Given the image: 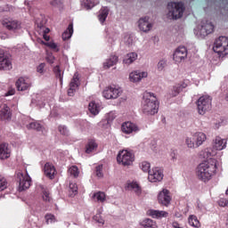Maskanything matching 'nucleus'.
Instances as JSON below:
<instances>
[{"mask_svg":"<svg viewBox=\"0 0 228 228\" xmlns=\"http://www.w3.org/2000/svg\"><path fill=\"white\" fill-rule=\"evenodd\" d=\"M53 59H48L49 63H53Z\"/></svg>","mask_w":228,"mask_h":228,"instance_id":"338daca9","label":"nucleus"},{"mask_svg":"<svg viewBox=\"0 0 228 228\" xmlns=\"http://www.w3.org/2000/svg\"><path fill=\"white\" fill-rule=\"evenodd\" d=\"M85 4L87 10H91V8H94V6H95V0H86Z\"/></svg>","mask_w":228,"mask_h":228,"instance_id":"09e8293b","label":"nucleus"},{"mask_svg":"<svg viewBox=\"0 0 228 228\" xmlns=\"http://www.w3.org/2000/svg\"><path fill=\"white\" fill-rule=\"evenodd\" d=\"M141 168L142 172H148V173L151 172V163L147 161L142 162Z\"/></svg>","mask_w":228,"mask_h":228,"instance_id":"c03bdc74","label":"nucleus"},{"mask_svg":"<svg viewBox=\"0 0 228 228\" xmlns=\"http://www.w3.org/2000/svg\"><path fill=\"white\" fill-rule=\"evenodd\" d=\"M16 88L19 92H26L31 88V80L29 78L20 77L16 81Z\"/></svg>","mask_w":228,"mask_h":228,"instance_id":"ddd939ff","label":"nucleus"},{"mask_svg":"<svg viewBox=\"0 0 228 228\" xmlns=\"http://www.w3.org/2000/svg\"><path fill=\"white\" fill-rule=\"evenodd\" d=\"M12 61L8 58H0V70H12Z\"/></svg>","mask_w":228,"mask_h":228,"instance_id":"c85d7f7f","label":"nucleus"},{"mask_svg":"<svg viewBox=\"0 0 228 228\" xmlns=\"http://www.w3.org/2000/svg\"><path fill=\"white\" fill-rule=\"evenodd\" d=\"M127 58H138V53H127Z\"/></svg>","mask_w":228,"mask_h":228,"instance_id":"bf43d9fd","label":"nucleus"},{"mask_svg":"<svg viewBox=\"0 0 228 228\" xmlns=\"http://www.w3.org/2000/svg\"><path fill=\"white\" fill-rule=\"evenodd\" d=\"M45 175L49 179H54V175H56V168L53 167V164L47 162L45 165Z\"/></svg>","mask_w":228,"mask_h":228,"instance_id":"4be33fe9","label":"nucleus"},{"mask_svg":"<svg viewBox=\"0 0 228 228\" xmlns=\"http://www.w3.org/2000/svg\"><path fill=\"white\" fill-rule=\"evenodd\" d=\"M134 62V59L132 58H125L123 59V64L125 65V67H129V65H131V63Z\"/></svg>","mask_w":228,"mask_h":228,"instance_id":"8fccbe9b","label":"nucleus"},{"mask_svg":"<svg viewBox=\"0 0 228 228\" xmlns=\"http://www.w3.org/2000/svg\"><path fill=\"white\" fill-rule=\"evenodd\" d=\"M187 56L188 49L184 45L178 46L173 53V58H186Z\"/></svg>","mask_w":228,"mask_h":228,"instance_id":"5701e85b","label":"nucleus"},{"mask_svg":"<svg viewBox=\"0 0 228 228\" xmlns=\"http://www.w3.org/2000/svg\"><path fill=\"white\" fill-rule=\"evenodd\" d=\"M187 86H188V84H186L185 82H182L181 84H176L172 87L171 91L169 92V95L171 97H177V94H181V92H183V90H184V88H186Z\"/></svg>","mask_w":228,"mask_h":228,"instance_id":"a211bd4d","label":"nucleus"},{"mask_svg":"<svg viewBox=\"0 0 228 228\" xmlns=\"http://www.w3.org/2000/svg\"><path fill=\"white\" fill-rule=\"evenodd\" d=\"M114 118H115V117L109 118V120H113Z\"/></svg>","mask_w":228,"mask_h":228,"instance_id":"774afa93","label":"nucleus"},{"mask_svg":"<svg viewBox=\"0 0 228 228\" xmlns=\"http://www.w3.org/2000/svg\"><path fill=\"white\" fill-rule=\"evenodd\" d=\"M105 99H118L122 95V88L117 86H110L105 88L102 92Z\"/></svg>","mask_w":228,"mask_h":228,"instance_id":"0eeeda50","label":"nucleus"},{"mask_svg":"<svg viewBox=\"0 0 228 228\" xmlns=\"http://www.w3.org/2000/svg\"><path fill=\"white\" fill-rule=\"evenodd\" d=\"M53 72L55 74V77H57V79H60L61 85V83H63V71H61V68H60V65H57L53 68Z\"/></svg>","mask_w":228,"mask_h":228,"instance_id":"f704fd0d","label":"nucleus"},{"mask_svg":"<svg viewBox=\"0 0 228 228\" xmlns=\"http://www.w3.org/2000/svg\"><path fill=\"white\" fill-rule=\"evenodd\" d=\"M8 95H15V89H10L6 94L5 96L8 97Z\"/></svg>","mask_w":228,"mask_h":228,"instance_id":"13d9d810","label":"nucleus"},{"mask_svg":"<svg viewBox=\"0 0 228 228\" xmlns=\"http://www.w3.org/2000/svg\"><path fill=\"white\" fill-rule=\"evenodd\" d=\"M213 99L209 95H203L196 102L199 115H206L208 111H211Z\"/></svg>","mask_w":228,"mask_h":228,"instance_id":"20e7f679","label":"nucleus"},{"mask_svg":"<svg viewBox=\"0 0 228 228\" xmlns=\"http://www.w3.org/2000/svg\"><path fill=\"white\" fill-rule=\"evenodd\" d=\"M215 31V26L211 24V22H208L205 25H201L200 33L204 37H208V35H211Z\"/></svg>","mask_w":228,"mask_h":228,"instance_id":"a878e982","label":"nucleus"},{"mask_svg":"<svg viewBox=\"0 0 228 228\" xmlns=\"http://www.w3.org/2000/svg\"><path fill=\"white\" fill-rule=\"evenodd\" d=\"M185 145L188 149H198L195 136L193 134L185 138Z\"/></svg>","mask_w":228,"mask_h":228,"instance_id":"473e14b6","label":"nucleus"},{"mask_svg":"<svg viewBox=\"0 0 228 228\" xmlns=\"http://www.w3.org/2000/svg\"><path fill=\"white\" fill-rule=\"evenodd\" d=\"M224 101H226L228 102V92L225 93V94H224Z\"/></svg>","mask_w":228,"mask_h":228,"instance_id":"69168bd1","label":"nucleus"},{"mask_svg":"<svg viewBox=\"0 0 228 228\" xmlns=\"http://www.w3.org/2000/svg\"><path fill=\"white\" fill-rule=\"evenodd\" d=\"M68 173L69 174V175H73V177H78L79 168H77V166H72L69 168Z\"/></svg>","mask_w":228,"mask_h":228,"instance_id":"ea45409f","label":"nucleus"},{"mask_svg":"<svg viewBox=\"0 0 228 228\" xmlns=\"http://www.w3.org/2000/svg\"><path fill=\"white\" fill-rule=\"evenodd\" d=\"M218 205H219L221 208H228V200H227V199H224V198H221V199L218 200Z\"/></svg>","mask_w":228,"mask_h":228,"instance_id":"de8ad7c7","label":"nucleus"},{"mask_svg":"<svg viewBox=\"0 0 228 228\" xmlns=\"http://www.w3.org/2000/svg\"><path fill=\"white\" fill-rule=\"evenodd\" d=\"M215 172H216V160L205 161L200 164L196 169L198 179L203 183L210 181L211 177L215 175Z\"/></svg>","mask_w":228,"mask_h":228,"instance_id":"f257e3e1","label":"nucleus"},{"mask_svg":"<svg viewBox=\"0 0 228 228\" xmlns=\"http://www.w3.org/2000/svg\"><path fill=\"white\" fill-rule=\"evenodd\" d=\"M93 198L96 199L97 202H104L106 200V194L102 191H98L93 195Z\"/></svg>","mask_w":228,"mask_h":228,"instance_id":"e433bc0d","label":"nucleus"},{"mask_svg":"<svg viewBox=\"0 0 228 228\" xmlns=\"http://www.w3.org/2000/svg\"><path fill=\"white\" fill-rule=\"evenodd\" d=\"M74 35V24L69 23L67 29L62 33V40H69Z\"/></svg>","mask_w":228,"mask_h":228,"instance_id":"7c9ffc66","label":"nucleus"},{"mask_svg":"<svg viewBox=\"0 0 228 228\" xmlns=\"http://www.w3.org/2000/svg\"><path fill=\"white\" fill-rule=\"evenodd\" d=\"M69 193L71 197H75V195H77V184L74 183H69Z\"/></svg>","mask_w":228,"mask_h":228,"instance_id":"a19ab883","label":"nucleus"},{"mask_svg":"<svg viewBox=\"0 0 228 228\" xmlns=\"http://www.w3.org/2000/svg\"><path fill=\"white\" fill-rule=\"evenodd\" d=\"M117 161L123 167H129L133 165V161H134V155L127 150H123L118 152Z\"/></svg>","mask_w":228,"mask_h":228,"instance_id":"423d86ee","label":"nucleus"},{"mask_svg":"<svg viewBox=\"0 0 228 228\" xmlns=\"http://www.w3.org/2000/svg\"><path fill=\"white\" fill-rule=\"evenodd\" d=\"M0 58H10V55L4 50L0 49Z\"/></svg>","mask_w":228,"mask_h":228,"instance_id":"4d7b16f0","label":"nucleus"},{"mask_svg":"<svg viewBox=\"0 0 228 228\" xmlns=\"http://www.w3.org/2000/svg\"><path fill=\"white\" fill-rule=\"evenodd\" d=\"M58 131L59 133H61V134H62L63 136H69V129L67 128V126L61 125L58 127Z\"/></svg>","mask_w":228,"mask_h":228,"instance_id":"37998d69","label":"nucleus"},{"mask_svg":"<svg viewBox=\"0 0 228 228\" xmlns=\"http://www.w3.org/2000/svg\"><path fill=\"white\" fill-rule=\"evenodd\" d=\"M189 224L191 225V227H200V222H199V219L195 216L189 217Z\"/></svg>","mask_w":228,"mask_h":228,"instance_id":"4c0bfd02","label":"nucleus"},{"mask_svg":"<svg viewBox=\"0 0 228 228\" xmlns=\"http://www.w3.org/2000/svg\"><path fill=\"white\" fill-rule=\"evenodd\" d=\"M37 71L39 74H44V72H45V63L39 64L37 68Z\"/></svg>","mask_w":228,"mask_h":228,"instance_id":"603ef678","label":"nucleus"},{"mask_svg":"<svg viewBox=\"0 0 228 228\" xmlns=\"http://www.w3.org/2000/svg\"><path fill=\"white\" fill-rule=\"evenodd\" d=\"M45 45H47L50 49H53V51H58V45L54 42L45 43Z\"/></svg>","mask_w":228,"mask_h":228,"instance_id":"3c124183","label":"nucleus"},{"mask_svg":"<svg viewBox=\"0 0 228 228\" xmlns=\"http://www.w3.org/2000/svg\"><path fill=\"white\" fill-rule=\"evenodd\" d=\"M45 220L46 224H54V222H56V217H54V215L47 214L45 215Z\"/></svg>","mask_w":228,"mask_h":228,"instance_id":"a18cd8bd","label":"nucleus"},{"mask_svg":"<svg viewBox=\"0 0 228 228\" xmlns=\"http://www.w3.org/2000/svg\"><path fill=\"white\" fill-rule=\"evenodd\" d=\"M2 26L8 31H15L20 28V21L13 20V18H4L2 20Z\"/></svg>","mask_w":228,"mask_h":228,"instance_id":"1a4fd4ad","label":"nucleus"},{"mask_svg":"<svg viewBox=\"0 0 228 228\" xmlns=\"http://www.w3.org/2000/svg\"><path fill=\"white\" fill-rule=\"evenodd\" d=\"M0 118L1 120H10L12 118V111L6 104L0 106Z\"/></svg>","mask_w":228,"mask_h":228,"instance_id":"aec40b11","label":"nucleus"},{"mask_svg":"<svg viewBox=\"0 0 228 228\" xmlns=\"http://www.w3.org/2000/svg\"><path fill=\"white\" fill-rule=\"evenodd\" d=\"M194 135V140L196 141V147H200V145H202V143H204V142H206L207 140V136L206 134L202 133V132H197L195 134H193Z\"/></svg>","mask_w":228,"mask_h":228,"instance_id":"cd10ccee","label":"nucleus"},{"mask_svg":"<svg viewBox=\"0 0 228 228\" xmlns=\"http://www.w3.org/2000/svg\"><path fill=\"white\" fill-rule=\"evenodd\" d=\"M6 188H8V182L6 181V178L0 176V191H4Z\"/></svg>","mask_w":228,"mask_h":228,"instance_id":"79ce46f5","label":"nucleus"},{"mask_svg":"<svg viewBox=\"0 0 228 228\" xmlns=\"http://www.w3.org/2000/svg\"><path fill=\"white\" fill-rule=\"evenodd\" d=\"M148 179L151 183H159L163 181V171L158 167L153 168L149 171Z\"/></svg>","mask_w":228,"mask_h":228,"instance_id":"9b49d317","label":"nucleus"},{"mask_svg":"<svg viewBox=\"0 0 228 228\" xmlns=\"http://www.w3.org/2000/svg\"><path fill=\"white\" fill-rule=\"evenodd\" d=\"M159 104L158 103V98L154 96L152 93H144L142 102V111L144 115H156Z\"/></svg>","mask_w":228,"mask_h":228,"instance_id":"f03ea898","label":"nucleus"},{"mask_svg":"<svg viewBox=\"0 0 228 228\" xmlns=\"http://www.w3.org/2000/svg\"><path fill=\"white\" fill-rule=\"evenodd\" d=\"M139 228H158V223L151 218H145L139 224Z\"/></svg>","mask_w":228,"mask_h":228,"instance_id":"393cba45","label":"nucleus"},{"mask_svg":"<svg viewBox=\"0 0 228 228\" xmlns=\"http://www.w3.org/2000/svg\"><path fill=\"white\" fill-rule=\"evenodd\" d=\"M108 15H110V9L108 7H102L98 15V19L102 24H104L106 19H108Z\"/></svg>","mask_w":228,"mask_h":228,"instance_id":"c756f323","label":"nucleus"},{"mask_svg":"<svg viewBox=\"0 0 228 228\" xmlns=\"http://www.w3.org/2000/svg\"><path fill=\"white\" fill-rule=\"evenodd\" d=\"M152 28V24L149 23V17L141 18L139 20V29L147 33V31H151Z\"/></svg>","mask_w":228,"mask_h":228,"instance_id":"6ab92c4d","label":"nucleus"},{"mask_svg":"<svg viewBox=\"0 0 228 228\" xmlns=\"http://www.w3.org/2000/svg\"><path fill=\"white\" fill-rule=\"evenodd\" d=\"M173 228H183V227H181V224H179V223L174 222L173 223Z\"/></svg>","mask_w":228,"mask_h":228,"instance_id":"052dcab7","label":"nucleus"},{"mask_svg":"<svg viewBox=\"0 0 228 228\" xmlns=\"http://www.w3.org/2000/svg\"><path fill=\"white\" fill-rule=\"evenodd\" d=\"M121 130L125 134H132V133H138V131H140V127H138V125L131 121H127L122 124Z\"/></svg>","mask_w":228,"mask_h":228,"instance_id":"f8f14e48","label":"nucleus"},{"mask_svg":"<svg viewBox=\"0 0 228 228\" xmlns=\"http://www.w3.org/2000/svg\"><path fill=\"white\" fill-rule=\"evenodd\" d=\"M17 179L19 181V190L20 191H24V190H28L29 186H31V177L28 173L25 175L22 173L17 174Z\"/></svg>","mask_w":228,"mask_h":228,"instance_id":"6e6552de","label":"nucleus"},{"mask_svg":"<svg viewBox=\"0 0 228 228\" xmlns=\"http://www.w3.org/2000/svg\"><path fill=\"white\" fill-rule=\"evenodd\" d=\"M88 110L92 115H99L100 107L95 102H89Z\"/></svg>","mask_w":228,"mask_h":228,"instance_id":"72a5a7b5","label":"nucleus"},{"mask_svg":"<svg viewBox=\"0 0 228 228\" xmlns=\"http://www.w3.org/2000/svg\"><path fill=\"white\" fill-rule=\"evenodd\" d=\"M167 9L169 11L168 16L175 19V20H176V19H181L185 10L184 4H183V2H170L167 4Z\"/></svg>","mask_w":228,"mask_h":228,"instance_id":"39448f33","label":"nucleus"},{"mask_svg":"<svg viewBox=\"0 0 228 228\" xmlns=\"http://www.w3.org/2000/svg\"><path fill=\"white\" fill-rule=\"evenodd\" d=\"M146 214L151 218H167L168 216V212L163 210L149 209Z\"/></svg>","mask_w":228,"mask_h":228,"instance_id":"412c9836","label":"nucleus"},{"mask_svg":"<svg viewBox=\"0 0 228 228\" xmlns=\"http://www.w3.org/2000/svg\"><path fill=\"white\" fill-rule=\"evenodd\" d=\"M167 67V61L165 60H161L159 63H158V69L159 70H163V69Z\"/></svg>","mask_w":228,"mask_h":228,"instance_id":"6e6d98bb","label":"nucleus"},{"mask_svg":"<svg viewBox=\"0 0 228 228\" xmlns=\"http://www.w3.org/2000/svg\"><path fill=\"white\" fill-rule=\"evenodd\" d=\"M77 86H79V77L77 76V73H75L69 83V88L68 89V95L69 97H74Z\"/></svg>","mask_w":228,"mask_h":228,"instance_id":"4468645a","label":"nucleus"},{"mask_svg":"<svg viewBox=\"0 0 228 228\" xmlns=\"http://www.w3.org/2000/svg\"><path fill=\"white\" fill-rule=\"evenodd\" d=\"M227 147V141L222 139L220 136H216L213 140V150L214 151H224Z\"/></svg>","mask_w":228,"mask_h":228,"instance_id":"dca6fc26","label":"nucleus"},{"mask_svg":"<svg viewBox=\"0 0 228 228\" xmlns=\"http://www.w3.org/2000/svg\"><path fill=\"white\" fill-rule=\"evenodd\" d=\"M158 201L159 204H161V206H166V208H168V206H170V202H172L170 191L163 189L158 195Z\"/></svg>","mask_w":228,"mask_h":228,"instance_id":"9d476101","label":"nucleus"},{"mask_svg":"<svg viewBox=\"0 0 228 228\" xmlns=\"http://www.w3.org/2000/svg\"><path fill=\"white\" fill-rule=\"evenodd\" d=\"M201 156H203L204 159H208L207 161H208L209 163H213L211 161H216L215 159H212L213 156H216V151L213 150L211 148H207L205 149L203 151H201Z\"/></svg>","mask_w":228,"mask_h":228,"instance_id":"b1692460","label":"nucleus"},{"mask_svg":"<svg viewBox=\"0 0 228 228\" xmlns=\"http://www.w3.org/2000/svg\"><path fill=\"white\" fill-rule=\"evenodd\" d=\"M117 61V58L107 59L106 61L103 63V68L110 69V67H113V65H116Z\"/></svg>","mask_w":228,"mask_h":228,"instance_id":"58836bf2","label":"nucleus"},{"mask_svg":"<svg viewBox=\"0 0 228 228\" xmlns=\"http://www.w3.org/2000/svg\"><path fill=\"white\" fill-rule=\"evenodd\" d=\"M94 222H97V224L104 225V219H102V216H101V214H96L94 216Z\"/></svg>","mask_w":228,"mask_h":228,"instance_id":"49530a36","label":"nucleus"},{"mask_svg":"<svg viewBox=\"0 0 228 228\" xmlns=\"http://www.w3.org/2000/svg\"><path fill=\"white\" fill-rule=\"evenodd\" d=\"M12 155V150L8 146V143L4 142L0 144V159H8Z\"/></svg>","mask_w":228,"mask_h":228,"instance_id":"f3484780","label":"nucleus"},{"mask_svg":"<svg viewBox=\"0 0 228 228\" xmlns=\"http://www.w3.org/2000/svg\"><path fill=\"white\" fill-rule=\"evenodd\" d=\"M43 38L44 40H45L46 42H49L50 40V37L47 34H43Z\"/></svg>","mask_w":228,"mask_h":228,"instance_id":"e2e57ef3","label":"nucleus"},{"mask_svg":"<svg viewBox=\"0 0 228 228\" xmlns=\"http://www.w3.org/2000/svg\"><path fill=\"white\" fill-rule=\"evenodd\" d=\"M28 129H35L36 131H42L44 132V126L40 125V123L34 121L27 125Z\"/></svg>","mask_w":228,"mask_h":228,"instance_id":"c9c22d12","label":"nucleus"},{"mask_svg":"<svg viewBox=\"0 0 228 228\" xmlns=\"http://www.w3.org/2000/svg\"><path fill=\"white\" fill-rule=\"evenodd\" d=\"M60 3H61L60 0H53V1L51 2V4H52L53 6H56V4H59Z\"/></svg>","mask_w":228,"mask_h":228,"instance_id":"680f3d73","label":"nucleus"},{"mask_svg":"<svg viewBox=\"0 0 228 228\" xmlns=\"http://www.w3.org/2000/svg\"><path fill=\"white\" fill-rule=\"evenodd\" d=\"M51 31V29H49L48 28H45L44 30H43V35H47L49 32Z\"/></svg>","mask_w":228,"mask_h":228,"instance_id":"0e129e2a","label":"nucleus"},{"mask_svg":"<svg viewBox=\"0 0 228 228\" xmlns=\"http://www.w3.org/2000/svg\"><path fill=\"white\" fill-rule=\"evenodd\" d=\"M127 190L134 191L137 197L142 195V187L136 182H131L127 183Z\"/></svg>","mask_w":228,"mask_h":228,"instance_id":"bb28decb","label":"nucleus"},{"mask_svg":"<svg viewBox=\"0 0 228 228\" xmlns=\"http://www.w3.org/2000/svg\"><path fill=\"white\" fill-rule=\"evenodd\" d=\"M97 142L94 140H89L87 144L86 145V153L92 154L94 151L97 150Z\"/></svg>","mask_w":228,"mask_h":228,"instance_id":"2f4dec72","label":"nucleus"},{"mask_svg":"<svg viewBox=\"0 0 228 228\" xmlns=\"http://www.w3.org/2000/svg\"><path fill=\"white\" fill-rule=\"evenodd\" d=\"M43 199L45 200V202H51V196L49 194V191H43Z\"/></svg>","mask_w":228,"mask_h":228,"instance_id":"864d4df0","label":"nucleus"},{"mask_svg":"<svg viewBox=\"0 0 228 228\" xmlns=\"http://www.w3.org/2000/svg\"><path fill=\"white\" fill-rule=\"evenodd\" d=\"M213 51L218 54L219 58H225L228 54V37H219L214 44Z\"/></svg>","mask_w":228,"mask_h":228,"instance_id":"7ed1b4c3","label":"nucleus"},{"mask_svg":"<svg viewBox=\"0 0 228 228\" xmlns=\"http://www.w3.org/2000/svg\"><path fill=\"white\" fill-rule=\"evenodd\" d=\"M96 176L97 177H102V166H97L96 167V171H95Z\"/></svg>","mask_w":228,"mask_h":228,"instance_id":"5fc2aeb1","label":"nucleus"},{"mask_svg":"<svg viewBox=\"0 0 228 228\" xmlns=\"http://www.w3.org/2000/svg\"><path fill=\"white\" fill-rule=\"evenodd\" d=\"M147 76H149V73H147V71L135 70L132 71L129 74V80L131 81V83H139L141 79L147 77Z\"/></svg>","mask_w":228,"mask_h":228,"instance_id":"2eb2a0df","label":"nucleus"}]
</instances>
